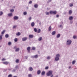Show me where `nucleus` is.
I'll use <instances>...</instances> for the list:
<instances>
[{"label": "nucleus", "mask_w": 77, "mask_h": 77, "mask_svg": "<svg viewBox=\"0 0 77 77\" xmlns=\"http://www.w3.org/2000/svg\"><path fill=\"white\" fill-rule=\"evenodd\" d=\"M32 57H33V58H35V59H37V58L38 57V55H36L34 56H33Z\"/></svg>", "instance_id": "6e6552de"}, {"label": "nucleus", "mask_w": 77, "mask_h": 77, "mask_svg": "<svg viewBox=\"0 0 77 77\" xmlns=\"http://www.w3.org/2000/svg\"><path fill=\"white\" fill-rule=\"evenodd\" d=\"M17 36H20L21 35V33L20 32H18L16 34Z\"/></svg>", "instance_id": "aec40b11"}, {"label": "nucleus", "mask_w": 77, "mask_h": 77, "mask_svg": "<svg viewBox=\"0 0 77 77\" xmlns=\"http://www.w3.org/2000/svg\"><path fill=\"white\" fill-rule=\"evenodd\" d=\"M42 37H40L38 38V40L39 41H42Z\"/></svg>", "instance_id": "f3484780"}, {"label": "nucleus", "mask_w": 77, "mask_h": 77, "mask_svg": "<svg viewBox=\"0 0 77 77\" xmlns=\"http://www.w3.org/2000/svg\"><path fill=\"white\" fill-rule=\"evenodd\" d=\"M34 30L35 32H37V29L36 28H35L34 29Z\"/></svg>", "instance_id": "2f4dec72"}, {"label": "nucleus", "mask_w": 77, "mask_h": 77, "mask_svg": "<svg viewBox=\"0 0 77 77\" xmlns=\"http://www.w3.org/2000/svg\"><path fill=\"white\" fill-rule=\"evenodd\" d=\"M12 75L11 74H10L8 76V77H12Z\"/></svg>", "instance_id": "8fccbe9b"}, {"label": "nucleus", "mask_w": 77, "mask_h": 77, "mask_svg": "<svg viewBox=\"0 0 77 77\" xmlns=\"http://www.w3.org/2000/svg\"><path fill=\"white\" fill-rule=\"evenodd\" d=\"M37 31L38 33H39L41 32V30L40 29H38Z\"/></svg>", "instance_id": "bb28decb"}, {"label": "nucleus", "mask_w": 77, "mask_h": 77, "mask_svg": "<svg viewBox=\"0 0 77 77\" xmlns=\"http://www.w3.org/2000/svg\"><path fill=\"white\" fill-rule=\"evenodd\" d=\"M5 37L6 38H9V35L8 34H6Z\"/></svg>", "instance_id": "6ab92c4d"}, {"label": "nucleus", "mask_w": 77, "mask_h": 77, "mask_svg": "<svg viewBox=\"0 0 77 77\" xmlns=\"http://www.w3.org/2000/svg\"><path fill=\"white\" fill-rule=\"evenodd\" d=\"M29 38H33V35H29Z\"/></svg>", "instance_id": "f8f14e48"}, {"label": "nucleus", "mask_w": 77, "mask_h": 77, "mask_svg": "<svg viewBox=\"0 0 77 77\" xmlns=\"http://www.w3.org/2000/svg\"><path fill=\"white\" fill-rule=\"evenodd\" d=\"M69 20H73V17H72V16H70L69 17Z\"/></svg>", "instance_id": "a211bd4d"}, {"label": "nucleus", "mask_w": 77, "mask_h": 77, "mask_svg": "<svg viewBox=\"0 0 77 77\" xmlns=\"http://www.w3.org/2000/svg\"><path fill=\"white\" fill-rule=\"evenodd\" d=\"M29 71L32 72L33 70V68L32 67H29Z\"/></svg>", "instance_id": "0eeeda50"}, {"label": "nucleus", "mask_w": 77, "mask_h": 77, "mask_svg": "<svg viewBox=\"0 0 77 77\" xmlns=\"http://www.w3.org/2000/svg\"><path fill=\"white\" fill-rule=\"evenodd\" d=\"M71 68V66H69V69H70V68Z\"/></svg>", "instance_id": "680f3d73"}, {"label": "nucleus", "mask_w": 77, "mask_h": 77, "mask_svg": "<svg viewBox=\"0 0 77 77\" xmlns=\"http://www.w3.org/2000/svg\"><path fill=\"white\" fill-rule=\"evenodd\" d=\"M2 35H0V40H2Z\"/></svg>", "instance_id": "a18cd8bd"}, {"label": "nucleus", "mask_w": 77, "mask_h": 77, "mask_svg": "<svg viewBox=\"0 0 77 77\" xmlns=\"http://www.w3.org/2000/svg\"><path fill=\"white\" fill-rule=\"evenodd\" d=\"M16 26H13V29H15L16 28Z\"/></svg>", "instance_id": "864d4df0"}, {"label": "nucleus", "mask_w": 77, "mask_h": 77, "mask_svg": "<svg viewBox=\"0 0 77 77\" xmlns=\"http://www.w3.org/2000/svg\"><path fill=\"white\" fill-rule=\"evenodd\" d=\"M31 26L32 27H34L35 26V23L32 22L31 23Z\"/></svg>", "instance_id": "9d476101"}, {"label": "nucleus", "mask_w": 77, "mask_h": 77, "mask_svg": "<svg viewBox=\"0 0 77 77\" xmlns=\"http://www.w3.org/2000/svg\"><path fill=\"white\" fill-rule=\"evenodd\" d=\"M72 11L70 10L69 12V15H71V14H72Z\"/></svg>", "instance_id": "c756f323"}, {"label": "nucleus", "mask_w": 77, "mask_h": 77, "mask_svg": "<svg viewBox=\"0 0 77 77\" xmlns=\"http://www.w3.org/2000/svg\"><path fill=\"white\" fill-rule=\"evenodd\" d=\"M27 14V13L26 12H25L23 13V15H26Z\"/></svg>", "instance_id": "58836bf2"}, {"label": "nucleus", "mask_w": 77, "mask_h": 77, "mask_svg": "<svg viewBox=\"0 0 77 77\" xmlns=\"http://www.w3.org/2000/svg\"><path fill=\"white\" fill-rule=\"evenodd\" d=\"M17 46H15L14 47V49H16L17 48Z\"/></svg>", "instance_id": "603ef678"}, {"label": "nucleus", "mask_w": 77, "mask_h": 77, "mask_svg": "<svg viewBox=\"0 0 77 77\" xmlns=\"http://www.w3.org/2000/svg\"><path fill=\"white\" fill-rule=\"evenodd\" d=\"M29 4H32V1H30L29 3Z\"/></svg>", "instance_id": "09e8293b"}, {"label": "nucleus", "mask_w": 77, "mask_h": 77, "mask_svg": "<svg viewBox=\"0 0 77 77\" xmlns=\"http://www.w3.org/2000/svg\"><path fill=\"white\" fill-rule=\"evenodd\" d=\"M27 50L29 53H30V47H29L27 48Z\"/></svg>", "instance_id": "1a4fd4ad"}, {"label": "nucleus", "mask_w": 77, "mask_h": 77, "mask_svg": "<svg viewBox=\"0 0 77 77\" xmlns=\"http://www.w3.org/2000/svg\"><path fill=\"white\" fill-rule=\"evenodd\" d=\"M60 23V24H63V22H61Z\"/></svg>", "instance_id": "13d9d810"}, {"label": "nucleus", "mask_w": 77, "mask_h": 77, "mask_svg": "<svg viewBox=\"0 0 77 77\" xmlns=\"http://www.w3.org/2000/svg\"><path fill=\"white\" fill-rule=\"evenodd\" d=\"M3 63L4 64H5V65H8V64L9 63V62L6 61V62H4Z\"/></svg>", "instance_id": "2eb2a0df"}, {"label": "nucleus", "mask_w": 77, "mask_h": 77, "mask_svg": "<svg viewBox=\"0 0 77 77\" xmlns=\"http://www.w3.org/2000/svg\"><path fill=\"white\" fill-rule=\"evenodd\" d=\"M3 13L2 11H0V16H2L3 15Z\"/></svg>", "instance_id": "c9c22d12"}, {"label": "nucleus", "mask_w": 77, "mask_h": 77, "mask_svg": "<svg viewBox=\"0 0 77 77\" xmlns=\"http://www.w3.org/2000/svg\"><path fill=\"white\" fill-rule=\"evenodd\" d=\"M72 42V41H71L70 40H68L67 41V42H66V44L67 45H70L71 44Z\"/></svg>", "instance_id": "20e7f679"}, {"label": "nucleus", "mask_w": 77, "mask_h": 77, "mask_svg": "<svg viewBox=\"0 0 77 77\" xmlns=\"http://www.w3.org/2000/svg\"><path fill=\"white\" fill-rule=\"evenodd\" d=\"M28 57H29L28 56H26L25 57V58L26 59H27Z\"/></svg>", "instance_id": "de8ad7c7"}, {"label": "nucleus", "mask_w": 77, "mask_h": 77, "mask_svg": "<svg viewBox=\"0 0 77 77\" xmlns=\"http://www.w3.org/2000/svg\"><path fill=\"white\" fill-rule=\"evenodd\" d=\"M51 77H53V75H52Z\"/></svg>", "instance_id": "338daca9"}, {"label": "nucleus", "mask_w": 77, "mask_h": 77, "mask_svg": "<svg viewBox=\"0 0 77 77\" xmlns=\"http://www.w3.org/2000/svg\"><path fill=\"white\" fill-rule=\"evenodd\" d=\"M14 41L15 42H17V41H18V39L17 38H15L14 39Z\"/></svg>", "instance_id": "7c9ffc66"}, {"label": "nucleus", "mask_w": 77, "mask_h": 77, "mask_svg": "<svg viewBox=\"0 0 77 77\" xmlns=\"http://www.w3.org/2000/svg\"><path fill=\"white\" fill-rule=\"evenodd\" d=\"M29 20L30 21H31V20H32V17H30L29 18Z\"/></svg>", "instance_id": "79ce46f5"}, {"label": "nucleus", "mask_w": 77, "mask_h": 77, "mask_svg": "<svg viewBox=\"0 0 77 77\" xmlns=\"http://www.w3.org/2000/svg\"><path fill=\"white\" fill-rule=\"evenodd\" d=\"M16 69H13V70L12 71V72H15V71H16Z\"/></svg>", "instance_id": "4c0bfd02"}, {"label": "nucleus", "mask_w": 77, "mask_h": 77, "mask_svg": "<svg viewBox=\"0 0 77 77\" xmlns=\"http://www.w3.org/2000/svg\"><path fill=\"white\" fill-rule=\"evenodd\" d=\"M60 34H58L56 36V37L57 38H60Z\"/></svg>", "instance_id": "9b49d317"}, {"label": "nucleus", "mask_w": 77, "mask_h": 77, "mask_svg": "<svg viewBox=\"0 0 77 77\" xmlns=\"http://www.w3.org/2000/svg\"><path fill=\"white\" fill-rule=\"evenodd\" d=\"M49 2H49V1H48L47 2V3L48 4V3H49Z\"/></svg>", "instance_id": "69168bd1"}, {"label": "nucleus", "mask_w": 77, "mask_h": 77, "mask_svg": "<svg viewBox=\"0 0 77 77\" xmlns=\"http://www.w3.org/2000/svg\"><path fill=\"white\" fill-rule=\"evenodd\" d=\"M19 19V17L17 16H15L14 17V20H17Z\"/></svg>", "instance_id": "39448f33"}, {"label": "nucleus", "mask_w": 77, "mask_h": 77, "mask_svg": "<svg viewBox=\"0 0 77 77\" xmlns=\"http://www.w3.org/2000/svg\"><path fill=\"white\" fill-rule=\"evenodd\" d=\"M12 43H11V42H9L8 43V44L9 45H11Z\"/></svg>", "instance_id": "49530a36"}, {"label": "nucleus", "mask_w": 77, "mask_h": 77, "mask_svg": "<svg viewBox=\"0 0 77 77\" xmlns=\"http://www.w3.org/2000/svg\"><path fill=\"white\" fill-rule=\"evenodd\" d=\"M14 10L13 9L10 10V12H14Z\"/></svg>", "instance_id": "c03bdc74"}, {"label": "nucleus", "mask_w": 77, "mask_h": 77, "mask_svg": "<svg viewBox=\"0 0 77 77\" xmlns=\"http://www.w3.org/2000/svg\"><path fill=\"white\" fill-rule=\"evenodd\" d=\"M73 38L74 39H76L77 38V36H76L75 35H74L73 36Z\"/></svg>", "instance_id": "72a5a7b5"}, {"label": "nucleus", "mask_w": 77, "mask_h": 77, "mask_svg": "<svg viewBox=\"0 0 77 77\" xmlns=\"http://www.w3.org/2000/svg\"><path fill=\"white\" fill-rule=\"evenodd\" d=\"M45 74V72L43 71L42 73V75H44Z\"/></svg>", "instance_id": "37998d69"}, {"label": "nucleus", "mask_w": 77, "mask_h": 77, "mask_svg": "<svg viewBox=\"0 0 77 77\" xmlns=\"http://www.w3.org/2000/svg\"><path fill=\"white\" fill-rule=\"evenodd\" d=\"M19 62V59H16V63H18Z\"/></svg>", "instance_id": "ea45409f"}, {"label": "nucleus", "mask_w": 77, "mask_h": 77, "mask_svg": "<svg viewBox=\"0 0 77 77\" xmlns=\"http://www.w3.org/2000/svg\"><path fill=\"white\" fill-rule=\"evenodd\" d=\"M28 77H32V75L31 74H29L28 75Z\"/></svg>", "instance_id": "a19ab883"}, {"label": "nucleus", "mask_w": 77, "mask_h": 77, "mask_svg": "<svg viewBox=\"0 0 77 77\" xmlns=\"http://www.w3.org/2000/svg\"><path fill=\"white\" fill-rule=\"evenodd\" d=\"M41 24H42V23H41L40 22L39 23V25H41Z\"/></svg>", "instance_id": "e2e57ef3"}, {"label": "nucleus", "mask_w": 77, "mask_h": 77, "mask_svg": "<svg viewBox=\"0 0 77 77\" xmlns=\"http://www.w3.org/2000/svg\"><path fill=\"white\" fill-rule=\"evenodd\" d=\"M27 39V37H25L23 38L22 39V41H26Z\"/></svg>", "instance_id": "423d86ee"}, {"label": "nucleus", "mask_w": 77, "mask_h": 77, "mask_svg": "<svg viewBox=\"0 0 77 77\" xmlns=\"http://www.w3.org/2000/svg\"><path fill=\"white\" fill-rule=\"evenodd\" d=\"M59 27H60V28H61L62 29L63 28V26L62 25H60L59 26Z\"/></svg>", "instance_id": "b1692460"}, {"label": "nucleus", "mask_w": 77, "mask_h": 77, "mask_svg": "<svg viewBox=\"0 0 77 77\" xmlns=\"http://www.w3.org/2000/svg\"><path fill=\"white\" fill-rule=\"evenodd\" d=\"M32 50H35L36 48H35V47H33L32 48Z\"/></svg>", "instance_id": "473e14b6"}, {"label": "nucleus", "mask_w": 77, "mask_h": 77, "mask_svg": "<svg viewBox=\"0 0 77 77\" xmlns=\"http://www.w3.org/2000/svg\"><path fill=\"white\" fill-rule=\"evenodd\" d=\"M57 17H59V15H57L56 16Z\"/></svg>", "instance_id": "052dcab7"}, {"label": "nucleus", "mask_w": 77, "mask_h": 77, "mask_svg": "<svg viewBox=\"0 0 77 77\" xmlns=\"http://www.w3.org/2000/svg\"><path fill=\"white\" fill-rule=\"evenodd\" d=\"M60 57V54H57L56 55V57L55 58V61H58L59 60V57Z\"/></svg>", "instance_id": "f257e3e1"}, {"label": "nucleus", "mask_w": 77, "mask_h": 77, "mask_svg": "<svg viewBox=\"0 0 77 77\" xmlns=\"http://www.w3.org/2000/svg\"><path fill=\"white\" fill-rule=\"evenodd\" d=\"M38 4H35L34 5V8H38Z\"/></svg>", "instance_id": "4be33fe9"}, {"label": "nucleus", "mask_w": 77, "mask_h": 77, "mask_svg": "<svg viewBox=\"0 0 77 77\" xmlns=\"http://www.w3.org/2000/svg\"><path fill=\"white\" fill-rule=\"evenodd\" d=\"M48 1H49V2H51L52 1V0H48Z\"/></svg>", "instance_id": "0e129e2a"}, {"label": "nucleus", "mask_w": 77, "mask_h": 77, "mask_svg": "<svg viewBox=\"0 0 77 77\" xmlns=\"http://www.w3.org/2000/svg\"><path fill=\"white\" fill-rule=\"evenodd\" d=\"M5 60V58H3V59H2V61H4V60Z\"/></svg>", "instance_id": "6e6d98bb"}, {"label": "nucleus", "mask_w": 77, "mask_h": 77, "mask_svg": "<svg viewBox=\"0 0 77 77\" xmlns=\"http://www.w3.org/2000/svg\"><path fill=\"white\" fill-rule=\"evenodd\" d=\"M51 34L52 35H54L56 34V31H53L52 33Z\"/></svg>", "instance_id": "4468645a"}, {"label": "nucleus", "mask_w": 77, "mask_h": 77, "mask_svg": "<svg viewBox=\"0 0 77 77\" xmlns=\"http://www.w3.org/2000/svg\"><path fill=\"white\" fill-rule=\"evenodd\" d=\"M48 66H47L45 68V69H48Z\"/></svg>", "instance_id": "3c124183"}, {"label": "nucleus", "mask_w": 77, "mask_h": 77, "mask_svg": "<svg viewBox=\"0 0 77 77\" xmlns=\"http://www.w3.org/2000/svg\"><path fill=\"white\" fill-rule=\"evenodd\" d=\"M53 73V71L52 70H50L47 73L46 75L47 76H51Z\"/></svg>", "instance_id": "f03ea898"}, {"label": "nucleus", "mask_w": 77, "mask_h": 77, "mask_svg": "<svg viewBox=\"0 0 77 77\" xmlns=\"http://www.w3.org/2000/svg\"><path fill=\"white\" fill-rule=\"evenodd\" d=\"M19 50H20V48H17L16 49L15 51L16 52L19 51Z\"/></svg>", "instance_id": "cd10ccee"}, {"label": "nucleus", "mask_w": 77, "mask_h": 77, "mask_svg": "<svg viewBox=\"0 0 77 77\" xmlns=\"http://www.w3.org/2000/svg\"><path fill=\"white\" fill-rule=\"evenodd\" d=\"M58 75H57L56 76H55V77H58Z\"/></svg>", "instance_id": "774afa93"}, {"label": "nucleus", "mask_w": 77, "mask_h": 77, "mask_svg": "<svg viewBox=\"0 0 77 77\" xmlns=\"http://www.w3.org/2000/svg\"><path fill=\"white\" fill-rule=\"evenodd\" d=\"M76 62V61H75V60H73L72 62V64H73V65H74V64H75V63Z\"/></svg>", "instance_id": "c85d7f7f"}, {"label": "nucleus", "mask_w": 77, "mask_h": 77, "mask_svg": "<svg viewBox=\"0 0 77 77\" xmlns=\"http://www.w3.org/2000/svg\"><path fill=\"white\" fill-rule=\"evenodd\" d=\"M6 32V30H3V31L1 33V34L2 35H3L5 33V32Z\"/></svg>", "instance_id": "dca6fc26"}, {"label": "nucleus", "mask_w": 77, "mask_h": 77, "mask_svg": "<svg viewBox=\"0 0 77 77\" xmlns=\"http://www.w3.org/2000/svg\"><path fill=\"white\" fill-rule=\"evenodd\" d=\"M37 74L38 75H39L41 74V71L40 70H38L37 71Z\"/></svg>", "instance_id": "ddd939ff"}, {"label": "nucleus", "mask_w": 77, "mask_h": 77, "mask_svg": "<svg viewBox=\"0 0 77 77\" xmlns=\"http://www.w3.org/2000/svg\"><path fill=\"white\" fill-rule=\"evenodd\" d=\"M51 26H50L48 28L49 31H51Z\"/></svg>", "instance_id": "5701e85b"}, {"label": "nucleus", "mask_w": 77, "mask_h": 77, "mask_svg": "<svg viewBox=\"0 0 77 77\" xmlns=\"http://www.w3.org/2000/svg\"><path fill=\"white\" fill-rule=\"evenodd\" d=\"M47 59L48 60H50V59H51V57H50V56H48L47 57Z\"/></svg>", "instance_id": "e433bc0d"}, {"label": "nucleus", "mask_w": 77, "mask_h": 77, "mask_svg": "<svg viewBox=\"0 0 77 77\" xmlns=\"http://www.w3.org/2000/svg\"><path fill=\"white\" fill-rule=\"evenodd\" d=\"M73 23V21H70V24H72Z\"/></svg>", "instance_id": "5fc2aeb1"}, {"label": "nucleus", "mask_w": 77, "mask_h": 77, "mask_svg": "<svg viewBox=\"0 0 77 77\" xmlns=\"http://www.w3.org/2000/svg\"><path fill=\"white\" fill-rule=\"evenodd\" d=\"M49 13H50L49 12H48L47 11L45 12V14L46 15H49Z\"/></svg>", "instance_id": "393cba45"}, {"label": "nucleus", "mask_w": 77, "mask_h": 77, "mask_svg": "<svg viewBox=\"0 0 77 77\" xmlns=\"http://www.w3.org/2000/svg\"><path fill=\"white\" fill-rule=\"evenodd\" d=\"M50 14H53V15H55V14H56V13H57V12L56 11H51L50 12Z\"/></svg>", "instance_id": "7ed1b4c3"}, {"label": "nucleus", "mask_w": 77, "mask_h": 77, "mask_svg": "<svg viewBox=\"0 0 77 77\" xmlns=\"http://www.w3.org/2000/svg\"><path fill=\"white\" fill-rule=\"evenodd\" d=\"M69 6H70V7H72V6H73V4H70L69 5Z\"/></svg>", "instance_id": "f704fd0d"}, {"label": "nucleus", "mask_w": 77, "mask_h": 77, "mask_svg": "<svg viewBox=\"0 0 77 77\" xmlns=\"http://www.w3.org/2000/svg\"><path fill=\"white\" fill-rule=\"evenodd\" d=\"M13 9H15V6H13Z\"/></svg>", "instance_id": "bf43d9fd"}, {"label": "nucleus", "mask_w": 77, "mask_h": 77, "mask_svg": "<svg viewBox=\"0 0 77 77\" xmlns=\"http://www.w3.org/2000/svg\"><path fill=\"white\" fill-rule=\"evenodd\" d=\"M15 69H18V68H19V66L18 65H17L15 67Z\"/></svg>", "instance_id": "a878e982"}, {"label": "nucleus", "mask_w": 77, "mask_h": 77, "mask_svg": "<svg viewBox=\"0 0 77 77\" xmlns=\"http://www.w3.org/2000/svg\"><path fill=\"white\" fill-rule=\"evenodd\" d=\"M8 17H12V13H11L10 14H8Z\"/></svg>", "instance_id": "412c9836"}, {"label": "nucleus", "mask_w": 77, "mask_h": 77, "mask_svg": "<svg viewBox=\"0 0 77 77\" xmlns=\"http://www.w3.org/2000/svg\"><path fill=\"white\" fill-rule=\"evenodd\" d=\"M50 10V8H47V11H48Z\"/></svg>", "instance_id": "4d7b16f0"}]
</instances>
